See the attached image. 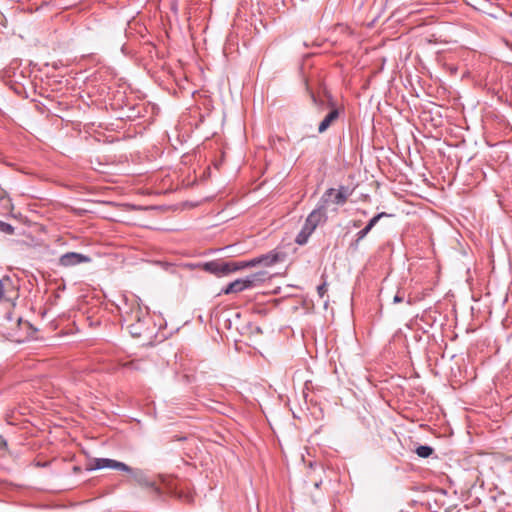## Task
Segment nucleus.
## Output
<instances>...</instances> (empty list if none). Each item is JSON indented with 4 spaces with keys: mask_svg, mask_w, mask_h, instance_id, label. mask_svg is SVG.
<instances>
[{
    "mask_svg": "<svg viewBox=\"0 0 512 512\" xmlns=\"http://www.w3.org/2000/svg\"><path fill=\"white\" fill-rule=\"evenodd\" d=\"M104 468L115 469L130 474L133 480L141 487L150 488L156 493H160V489L157 487L155 481L151 479L148 474L139 468H132L125 464L110 458H95L87 466V471L99 470Z\"/></svg>",
    "mask_w": 512,
    "mask_h": 512,
    "instance_id": "f257e3e1",
    "label": "nucleus"
},
{
    "mask_svg": "<svg viewBox=\"0 0 512 512\" xmlns=\"http://www.w3.org/2000/svg\"><path fill=\"white\" fill-rule=\"evenodd\" d=\"M124 321L127 322V329L134 338H139L148 331L149 317L139 306L127 313Z\"/></svg>",
    "mask_w": 512,
    "mask_h": 512,
    "instance_id": "f03ea898",
    "label": "nucleus"
},
{
    "mask_svg": "<svg viewBox=\"0 0 512 512\" xmlns=\"http://www.w3.org/2000/svg\"><path fill=\"white\" fill-rule=\"evenodd\" d=\"M29 67L30 66H5L0 71V78L8 85L20 84L24 86L31 74Z\"/></svg>",
    "mask_w": 512,
    "mask_h": 512,
    "instance_id": "7ed1b4c3",
    "label": "nucleus"
},
{
    "mask_svg": "<svg viewBox=\"0 0 512 512\" xmlns=\"http://www.w3.org/2000/svg\"><path fill=\"white\" fill-rule=\"evenodd\" d=\"M331 194H333V190H326L321 196L317 207L306 218L315 227L327 219L326 207L330 203Z\"/></svg>",
    "mask_w": 512,
    "mask_h": 512,
    "instance_id": "20e7f679",
    "label": "nucleus"
},
{
    "mask_svg": "<svg viewBox=\"0 0 512 512\" xmlns=\"http://www.w3.org/2000/svg\"><path fill=\"white\" fill-rule=\"evenodd\" d=\"M202 269L208 273H211L217 277L225 276L230 274L229 272V261L213 260L205 262L201 265Z\"/></svg>",
    "mask_w": 512,
    "mask_h": 512,
    "instance_id": "39448f33",
    "label": "nucleus"
},
{
    "mask_svg": "<svg viewBox=\"0 0 512 512\" xmlns=\"http://www.w3.org/2000/svg\"><path fill=\"white\" fill-rule=\"evenodd\" d=\"M91 258L78 252H67L59 258V264L63 267H71L81 263H88Z\"/></svg>",
    "mask_w": 512,
    "mask_h": 512,
    "instance_id": "423d86ee",
    "label": "nucleus"
},
{
    "mask_svg": "<svg viewBox=\"0 0 512 512\" xmlns=\"http://www.w3.org/2000/svg\"><path fill=\"white\" fill-rule=\"evenodd\" d=\"M262 266L269 267L285 260L286 254L277 249L271 250L259 256Z\"/></svg>",
    "mask_w": 512,
    "mask_h": 512,
    "instance_id": "0eeeda50",
    "label": "nucleus"
},
{
    "mask_svg": "<svg viewBox=\"0 0 512 512\" xmlns=\"http://www.w3.org/2000/svg\"><path fill=\"white\" fill-rule=\"evenodd\" d=\"M267 279L266 271H258L244 277L247 289H252L262 284Z\"/></svg>",
    "mask_w": 512,
    "mask_h": 512,
    "instance_id": "6e6552de",
    "label": "nucleus"
},
{
    "mask_svg": "<svg viewBox=\"0 0 512 512\" xmlns=\"http://www.w3.org/2000/svg\"><path fill=\"white\" fill-rule=\"evenodd\" d=\"M389 216V214H387L386 212H380L378 214H376L375 216H373L367 223V225L361 229L359 232H357V236L359 239H364L367 234L372 230V228L378 223V221L383 218V217H387Z\"/></svg>",
    "mask_w": 512,
    "mask_h": 512,
    "instance_id": "1a4fd4ad",
    "label": "nucleus"
},
{
    "mask_svg": "<svg viewBox=\"0 0 512 512\" xmlns=\"http://www.w3.org/2000/svg\"><path fill=\"white\" fill-rule=\"evenodd\" d=\"M248 290L246 287V283L244 281V278H239L234 280L233 282L229 283L224 289H222L223 294H233V293H239L242 291Z\"/></svg>",
    "mask_w": 512,
    "mask_h": 512,
    "instance_id": "9d476101",
    "label": "nucleus"
},
{
    "mask_svg": "<svg viewBox=\"0 0 512 512\" xmlns=\"http://www.w3.org/2000/svg\"><path fill=\"white\" fill-rule=\"evenodd\" d=\"M339 117V111L338 109H332L320 122L318 127V132L323 133L325 132L330 125Z\"/></svg>",
    "mask_w": 512,
    "mask_h": 512,
    "instance_id": "9b49d317",
    "label": "nucleus"
},
{
    "mask_svg": "<svg viewBox=\"0 0 512 512\" xmlns=\"http://www.w3.org/2000/svg\"><path fill=\"white\" fill-rule=\"evenodd\" d=\"M415 452L420 458H428L433 454L434 449L429 445H420Z\"/></svg>",
    "mask_w": 512,
    "mask_h": 512,
    "instance_id": "f8f14e48",
    "label": "nucleus"
},
{
    "mask_svg": "<svg viewBox=\"0 0 512 512\" xmlns=\"http://www.w3.org/2000/svg\"><path fill=\"white\" fill-rule=\"evenodd\" d=\"M328 190H333V194L330 196V203L336 204V205H344L347 201V199L344 197L343 194H340L336 191L334 188H329Z\"/></svg>",
    "mask_w": 512,
    "mask_h": 512,
    "instance_id": "ddd939ff",
    "label": "nucleus"
},
{
    "mask_svg": "<svg viewBox=\"0 0 512 512\" xmlns=\"http://www.w3.org/2000/svg\"><path fill=\"white\" fill-rule=\"evenodd\" d=\"M246 268H249L247 265V261H229L230 273L243 270Z\"/></svg>",
    "mask_w": 512,
    "mask_h": 512,
    "instance_id": "4468645a",
    "label": "nucleus"
},
{
    "mask_svg": "<svg viewBox=\"0 0 512 512\" xmlns=\"http://www.w3.org/2000/svg\"><path fill=\"white\" fill-rule=\"evenodd\" d=\"M0 232L12 235L15 232V228L11 224L0 220Z\"/></svg>",
    "mask_w": 512,
    "mask_h": 512,
    "instance_id": "2eb2a0df",
    "label": "nucleus"
},
{
    "mask_svg": "<svg viewBox=\"0 0 512 512\" xmlns=\"http://www.w3.org/2000/svg\"><path fill=\"white\" fill-rule=\"evenodd\" d=\"M317 227H315L312 223H310L307 219L305 220L304 225L301 228V231H303L305 234H307L309 237L314 232V230Z\"/></svg>",
    "mask_w": 512,
    "mask_h": 512,
    "instance_id": "dca6fc26",
    "label": "nucleus"
},
{
    "mask_svg": "<svg viewBox=\"0 0 512 512\" xmlns=\"http://www.w3.org/2000/svg\"><path fill=\"white\" fill-rule=\"evenodd\" d=\"M317 227H315L312 223H310L307 219L305 220L304 225L301 228V231H303L305 234H307L309 237L314 232V230Z\"/></svg>",
    "mask_w": 512,
    "mask_h": 512,
    "instance_id": "f3484780",
    "label": "nucleus"
},
{
    "mask_svg": "<svg viewBox=\"0 0 512 512\" xmlns=\"http://www.w3.org/2000/svg\"><path fill=\"white\" fill-rule=\"evenodd\" d=\"M308 239H309V236L300 230V232L297 234V236L295 238V242L298 245H304L308 242Z\"/></svg>",
    "mask_w": 512,
    "mask_h": 512,
    "instance_id": "a211bd4d",
    "label": "nucleus"
},
{
    "mask_svg": "<svg viewBox=\"0 0 512 512\" xmlns=\"http://www.w3.org/2000/svg\"><path fill=\"white\" fill-rule=\"evenodd\" d=\"M340 194H343L346 199H348L351 195L353 190L349 186H340L339 189L336 190Z\"/></svg>",
    "mask_w": 512,
    "mask_h": 512,
    "instance_id": "6ab92c4d",
    "label": "nucleus"
},
{
    "mask_svg": "<svg viewBox=\"0 0 512 512\" xmlns=\"http://www.w3.org/2000/svg\"><path fill=\"white\" fill-rule=\"evenodd\" d=\"M247 265L248 267H255V266H258V265H261V262H260V257H255L251 260H247Z\"/></svg>",
    "mask_w": 512,
    "mask_h": 512,
    "instance_id": "aec40b11",
    "label": "nucleus"
},
{
    "mask_svg": "<svg viewBox=\"0 0 512 512\" xmlns=\"http://www.w3.org/2000/svg\"><path fill=\"white\" fill-rule=\"evenodd\" d=\"M317 292L320 297H323L324 294L327 292V284L324 282L321 285L317 287Z\"/></svg>",
    "mask_w": 512,
    "mask_h": 512,
    "instance_id": "412c9836",
    "label": "nucleus"
},
{
    "mask_svg": "<svg viewBox=\"0 0 512 512\" xmlns=\"http://www.w3.org/2000/svg\"><path fill=\"white\" fill-rule=\"evenodd\" d=\"M404 301V295L398 291L397 294L393 297V303L398 304Z\"/></svg>",
    "mask_w": 512,
    "mask_h": 512,
    "instance_id": "4be33fe9",
    "label": "nucleus"
},
{
    "mask_svg": "<svg viewBox=\"0 0 512 512\" xmlns=\"http://www.w3.org/2000/svg\"><path fill=\"white\" fill-rule=\"evenodd\" d=\"M361 240L362 239H359L358 236L356 235V239L350 244V248H352L353 250H357Z\"/></svg>",
    "mask_w": 512,
    "mask_h": 512,
    "instance_id": "5701e85b",
    "label": "nucleus"
},
{
    "mask_svg": "<svg viewBox=\"0 0 512 512\" xmlns=\"http://www.w3.org/2000/svg\"><path fill=\"white\" fill-rule=\"evenodd\" d=\"M3 294H4V284H3V280H0V300L3 297Z\"/></svg>",
    "mask_w": 512,
    "mask_h": 512,
    "instance_id": "b1692460",
    "label": "nucleus"
},
{
    "mask_svg": "<svg viewBox=\"0 0 512 512\" xmlns=\"http://www.w3.org/2000/svg\"><path fill=\"white\" fill-rule=\"evenodd\" d=\"M5 50V41L0 38V52H3Z\"/></svg>",
    "mask_w": 512,
    "mask_h": 512,
    "instance_id": "393cba45",
    "label": "nucleus"
},
{
    "mask_svg": "<svg viewBox=\"0 0 512 512\" xmlns=\"http://www.w3.org/2000/svg\"><path fill=\"white\" fill-rule=\"evenodd\" d=\"M360 224H361V221H354V222H353V226H354V227H359V226H360Z\"/></svg>",
    "mask_w": 512,
    "mask_h": 512,
    "instance_id": "a878e982",
    "label": "nucleus"
},
{
    "mask_svg": "<svg viewBox=\"0 0 512 512\" xmlns=\"http://www.w3.org/2000/svg\"><path fill=\"white\" fill-rule=\"evenodd\" d=\"M313 102L316 103V97L312 95Z\"/></svg>",
    "mask_w": 512,
    "mask_h": 512,
    "instance_id": "bb28decb",
    "label": "nucleus"
},
{
    "mask_svg": "<svg viewBox=\"0 0 512 512\" xmlns=\"http://www.w3.org/2000/svg\"><path fill=\"white\" fill-rule=\"evenodd\" d=\"M452 71H457V68L451 66Z\"/></svg>",
    "mask_w": 512,
    "mask_h": 512,
    "instance_id": "cd10ccee",
    "label": "nucleus"
}]
</instances>
